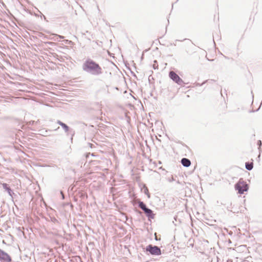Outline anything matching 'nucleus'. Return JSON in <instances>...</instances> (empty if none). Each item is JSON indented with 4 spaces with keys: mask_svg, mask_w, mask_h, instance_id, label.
Wrapping results in <instances>:
<instances>
[{
    "mask_svg": "<svg viewBox=\"0 0 262 262\" xmlns=\"http://www.w3.org/2000/svg\"><path fill=\"white\" fill-rule=\"evenodd\" d=\"M82 69L85 72L94 76L102 73V69L99 64L91 58H88L82 64Z\"/></svg>",
    "mask_w": 262,
    "mask_h": 262,
    "instance_id": "obj_1",
    "label": "nucleus"
},
{
    "mask_svg": "<svg viewBox=\"0 0 262 262\" xmlns=\"http://www.w3.org/2000/svg\"><path fill=\"white\" fill-rule=\"evenodd\" d=\"M169 76L174 82L178 84L182 85L184 83L183 80L173 71L169 73Z\"/></svg>",
    "mask_w": 262,
    "mask_h": 262,
    "instance_id": "obj_2",
    "label": "nucleus"
},
{
    "mask_svg": "<svg viewBox=\"0 0 262 262\" xmlns=\"http://www.w3.org/2000/svg\"><path fill=\"white\" fill-rule=\"evenodd\" d=\"M146 250L152 255H159L161 253L160 249L156 246H152L151 245H149L147 246Z\"/></svg>",
    "mask_w": 262,
    "mask_h": 262,
    "instance_id": "obj_3",
    "label": "nucleus"
},
{
    "mask_svg": "<svg viewBox=\"0 0 262 262\" xmlns=\"http://www.w3.org/2000/svg\"><path fill=\"white\" fill-rule=\"evenodd\" d=\"M0 261L2 262H11V256L4 251L0 249Z\"/></svg>",
    "mask_w": 262,
    "mask_h": 262,
    "instance_id": "obj_4",
    "label": "nucleus"
},
{
    "mask_svg": "<svg viewBox=\"0 0 262 262\" xmlns=\"http://www.w3.org/2000/svg\"><path fill=\"white\" fill-rule=\"evenodd\" d=\"M235 188L238 190V193L240 194L244 193L248 189V186L247 184H242L240 181L235 185Z\"/></svg>",
    "mask_w": 262,
    "mask_h": 262,
    "instance_id": "obj_5",
    "label": "nucleus"
},
{
    "mask_svg": "<svg viewBox=\"0 0 262 262\" xmlns=\"http://www.w3.org/2000/svg\"><path fill=\"white\" fill-rule=\"evenodd\" d=\"M2 186L3 188L8 192L9 195L12 197V195L14 194V193L12 189L10 188V187L8 186V184L6 183H3Z\"/></svg>",
    "mask_w": 262,
    "mask_h": 262,
    "instance_id": "obj_6",
    "label": "nucleus"
},
{
    "mask_svg": "<svg viewBox=\"0 0 262 262\" xmlns=\"http://www.w3.org/2000/svg\"><path fill=\"white\" fill-rule=\"evenodd\" d=\"M181 163L184 166L187 167L190 165L191 162L189 159L184 158L181 160Z\"/></svg>",
    "mask_w": 262,
    "mask_h": 262,
    "instance_id": "obj_7",
    "label": "nucleus"
},
{
    "mask_svg": "<svg viewBox=\"0 0 262 262\" xmlns=\"http://www.w3.org/2000/svg\"><path fill=\"white\" fill-rule=\"evenodd\" d=\"M144 211L148 217L152 219L154 217V214L152 213V211L151 209L147 208Z\"/></svg>",
    "mask_w": 262,
    "mask_h": 262,
    "instance_id": "obj_8",
    "label": "nucleus"
},
{
    "mask_svg": "<svg viewBox=\"0 0 262 262\" xmlns=\"http://www.w3.org/2000/svg\"><path fill=\"white\" fill-rule=\"evenodd\" d=\"M246 168L248 170H251L253 167V164L252 162H246L245 164Z\"/></svg>",
    "mask_w": 262,
    "mask_h": 262,
    "instance_id": "obj_9",
    "label": "nucleus"
},
{
    "mask_svg": "<svg viewBox=\"0 0 262 262\" xmlns=\"http://www.w3.org/2000/svg\"><path fill=\"white\" fill-rule=\"evenodd\" d=\"M139 207L143 211H144L147 208L145 204L141 201L139 202Z\"/></svg>",
    "mask_w": 262,
    "mask_h": 262,
    "instance_id": "obj_10",
    "label": "nucleus"
},
{
    "mask_svg": "<svg viewBox=\"0 0 262 262\" xmlns=\"http://www.w3.org/2000/svg\"><path fill=\"white\" fill-rule=\"evenodd\" d=\"M143 189H144V193L147 195V196L148 198H149L150 194L149 193L148 189L147 187L146 186H144L143 187Z\"/></svg>",
    "mask_w": 262,
    "mask_h": 262,
    "instance_id": "obj_11",
    "label": "nucleus"
},
{
    "mask_svg": "<svg viewBox=\"0 0 262 262\" xmlns=\"http://www.w3.org/2000/svg\"><path fill=\"white\" fill-rule=\"evenodd\" d=\"M57 123L58 124L62 126V127L63 128V129L66 130V123H64L61 122L60 121H58Z\"/></svg>",
    "mask_w": 262,
    "mask_h": 262,
    "instance_id": "obj_12",
    "label": "nucleus"
},
{
    "mask_svg": "<svg viewBox=\"0 0 262 262\" xmlns=\"http://www.w3.org/2000/svg\"><path fill=\"white\" fill-rule=\"evenodd\" d=\"M72 45H73V42L67 39V49L69 47H72Z\"/></svg>",
    "mask_w": 262,
    "mask_h": 262,
    "instance_id": "obj_13",
    "label": "nucleus"
},
{
    "mask_svg": "<svg viewBox=\"0 0 262 262\" xmlns=\"http://www.w3.org/2000/svg\"><path fill=\"white\" fill-rule=\"evenodd\" d=\"M154 62L155 63L153 64V68L155 69H156L158 68V65H156V63H157V61L156 60H155L154 61Z\"/></svg>",
    "mask_w": 262,
    "mask_h": 262,
    "instance_id": "obj_14",
    "label": "nucleus"
},
{
    "mask_svg": "<svg viewBox=\"0 0 262 262\" xmlns=\"http://www.w3.org/2000/svg\"><path fill=\"white\" fill-rule=\"evenodd\" d=\"M60 194H61L62 199H64V195L63 192L62 191H60Z\"/></svg>",
    "mask_w": 262,
    "mask_h": 262,
    "instance_id": "obj_15",
    "label": "nucleus"
},
{
    "mask_svg": "<svg viewBox=\"0 0 262 262\" xmlns=\"http://www.w3.org/2000/svg\"><path fill=\"white\" fill-rule=\"evenodd\" d=\"M66 128H67V132H69V127H68L67 125V126H66Z\"/></svg>",
    "mask_w": 262,
    "mask_h": 262,
    "instance_id": "obj_16",
    "label": "nucleus"
},
{
    "mask_svg": "<svg viewBox=\"0 0 262 262\" xmlns=\"http://www.w3.org/2000/svg\"><path fill=\"white\" fill-rule=\"evenodd\" d=\"M73 134L72 135V136H71V139L72 141V140H73Z\"/></svg>",
    "mask_w": 262,
    "mask_h": 262,
    "instance_id": "obj_17",
    "label": "nucleus"
},
{
    "mask_svg": "<svg viewBox=\"0 0 262 262\" xmlns=\"http://www.w3.org/2000/svg\"><path fill=\"white\" fill-rule=\"evenodd\" d=\"M18 2H19V4L21 5V4L20 3V1H18Z\"/></svg>",
    "mask_w": 262,
    "mask_h": 262,
    "instance_id": "obj_18",
    "label": "nucleus"
},
{
    "mask_svg": "<svg viewBox=\"0 0 262 262\" xmlns=\"http://www.w3.org/2000/svg\"><path fill=\"white\" fill-rule=\"evenodd\" d=\"M58 128H59V127H58L57 128L55 129V130H56V129H57Z\"/></svg>",
    "mask_w": 262,
    "mask_h": 262,
    "instance_id": "obj_19",
    "label": "nucleus"
}]
</instances>
